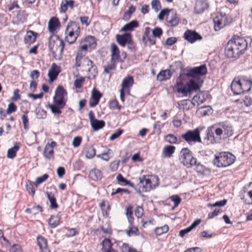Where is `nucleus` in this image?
I'll use <instances>...</instances> for the list:
<instances>
[{"label": "nucleus", "instance_id": "f257e3e1", "mask_svg": "<svg viewBox=\"0 0 252 252\" xmlns=\"http://www.w3.org/2000/svg\"><path fill=\"white\" fill-rule=\"evenodd\" d=\"M175 64L181 69V72L176 79V85L178 86L183 85V80L185 77H191L193 79H190L182 88H178L177 91L181 93L184 96H187L188 94H191L193 91H197L199 90L203 83V80L200 77L205 75L207 73V69L205 64H201L199 66L184 68L182 66L181 62H176Z\"/></svg>", "mask_w": 252, "mask_h": 252}, {"label": "nucleus", "instance_id": "f03ea898", "mask_svg": "<svg viewBox=\"0 0 252 252\" xmlns=\"http://www.w3.org/2000/svg\"><path fill=\"white\" fill-rule=\"evenodd\" d=\"M67 93L62 86H58L56 88L53 98V104H49L48 107L54 115H60L62 113V109L66 105Z\"/></svg>", "mask_w": 252, "mask_h": 252}, {"label": "nucleus", "instance_id": "7ed1b4c3", "mask_svg": "<svg viewBox=\"0 0 252 252\" xmlns=\"http://www.w3.org/2000/svg\"><path fill=\"white\" fill-rule=\"evenodd\" d=\"M53 38L52 36L48 38V48L52 53L53 57L58 60L62 59V55L64 48V43L63 40L58 35Z\"/></svg>", "mask_w": 252, "mask_h": 252}, {"label": "nucleus", "instance_id": "20e7f679", "mask_svg": "<svg viewBox=\"0 0 252 252\" xmlns=\"http://www.w3.org/2000/svg\"><path fill=\"white\" fill-rule=\"evenodd\" d=\"M235 156L229 152H219L215 155L213 163L218 168L226 167L235 161Z\"/></svg>", "mask_w": 252, "mask_h": 252}, {"label": "nucleus", "instance_id": "39448f33", "mask_svg": "<svg viewBox=\"0 0 252 252\" xmlns=\"http://www.w3.org/2000/svg\"><path fill=\"white\" fill-rule=\"evenodd\" d=\"M246 84H247L249 88L246 90H244L243 86L244 84L239 79L235 78L231 84V90L234 95H239L241 94L248 92L251 89L252 86V80H244Z\"/></svg>", "mask_w": 252, "mask_h": 252}, {"label": "nucleus", "instance_id": "423d86ee", "mask_svg": "<svg viewBox=\"0 0 252 252\" xmlns=\"http://www.w3.org/2000/svg\"><path fill=\"white\" fill-rule=\"evenodd\" d=\"M179 159L185 166L192 167L196 164V158L192 152L188 148H183L179 154Z\"/></svg>", "mask_w": 252, "mask_h": 252}, {"label": "nucleus", "instance_id": "0eeeda50", "mask_svg": "<svg viewBox=\"0 0 252 252\" xmlns=\"http://www.w3.org/2000/svg\"><path fill=\"white\" fill-rule=\"evenodd\" d=\"M181 137L189 145L197 142L201 143L200 130L198 127L193 130H187L181 135Z\"/></svg>", "mask_w": 252, "mask_h": 252}, {"label": "nucleus", "instance_id": "6e6552de", "mask_svg": "<svg viewBox=\"0 0 252 252\" xmlns=\"http://www.w3.org/2000/svg\"><path fill=\"white\" fill-rule=\"evenodd\" d=\"M229 40H232L233 45H235L240 56L244 54L248 47L247 42L244 37L234 35Z\"/></svg>", "mask_w": 252, "mask_h": 252}, {"label": "nucleus", "instance_id": "1a4fd4ad", "mask_svg": "<svg viewBox=\"0 0 252 252\" xmlns=\"http://www.w3.org/2000/svg\"><path fill=\"white\" fill-rule=\"evenodd\" d=\"M232 41L229 40L225 47V56L227 58L237 59L240 57V55L235 48V45H233Z\"/></svg>", "mask_w": 252, "mask_h": 252}, {"label": "nucleus", "instance_id": "9d476101", "mask_svg": "<svg viewBox=\"0 0 252 252\" xmlns=\"http://www.w3.org/2000/svg\"><path fill=\"white\" fill-rule=\"evenodd\" d=\"M89 117L91 126L94 131H97L102 128L105 126V122L103 120H99L95 118L94 114L92 110L89 113Z\"/></svg>", "mask_w": 252, "mask_h": 252}, {"label": "nucleus", "instance_id": "9b49d317", "mask_svg": "<svg viewBox=\"0 0 252 252\" xmlns=\"http://www.w3.org/2000/svg\"><path fill=\"white\" fill-rule=\"evenodd\" d=\"M184 38L190 43H193L197 40L202 39L201 35L195 31L188 30L184 34Z\"/></svg>", "mask_w": 252, "mask_h": 252}, {"label": "nucleus", "instance_id": "f8f14e48", "mask_svg": "<svg viewBox=\"0 0 252 252\" xmlns=\"http://www.w3.org/2000/svg\"><path fill=\"white\" fill-rule=\"evenodd\" d=\"M60 72V67L58 66L55 63H53L48 73L49 82L52 83L56 80Z\"/></svg>", "mask_w": 252, "mask_h": 252}, {"label": "nucleus", "instance_id": "ddd939ff", "mask_svg": "<svg viewBox=\"0 0 252 252\" xmlns=\"http://www.w3.org/2000/svg\"><path fill=\"white\" fill-rule=\"evenodd\" d=\"M132 38V35L129 32H126L123 34H117L116 39L118 43L123 47L126 46Z\"/></svg>", "mask_w": 252, "mask_h": 252}, {"label": "nucleus", "instance_id": "4468645a", "mask_svg": "<svg viewBox=\"0 0 252 252\" xmlns=\"http://www.w3.org/2000/svg\"><path fill=\"white\" fill-rule=\"evenodd\" d=\"M209 6V5L207 0H198L195 5L194 12L198 14H202L205 10L208 9Z\"/></svg>", "mask_w": 252, "mask_h": 252}, {"label": "nucleus", "instance_id": "2eb2a0df", "mask_svg": "<svg viewBox=\"0 0 252 252\" xmlns=\"http://www.w3.org/2000/svg\"><path fill=\"white\" fill-rule=\"evenodd\" d=\"M215 126L209 127L206 131V136L204 140L207 141V144H215L219 142L218 137L214 136V128Z\"/></svg>", "mask_w": 252, "mask_h": 252}, {"label": "nucleus", "instance_id": "dca6fc26", "mask_svg": "<svg viewBox=\"0 0 252 252\" xmlns=\"http://www.w3.org/2000/svg\"><path fill=\"white\" fill-rule=\"evenodd\" d=\"M226 19L225 14L222 16V13L217 15L213 19L214 29L215 31H219L225 25L224 21Z\"/></svg>", "mask_w": 252, "mask_h": 252}, {"label": "nucleus", "instance_id": "f3484780", "mask_svg": "<svg viewBox=\"0 0 252 252\" xmlns=\"http://www.w3.org/2000/svg\"><path fill=\"white\" fill-rule=\"evenodd\" d=\"M102 96L101 94L95 89H94L92 92L91 97L89 101V105L91 107L96 106Z\"/></svg>", "mask_w": 252, "mask_h": 252}, {"label": "nucleus", "instance_id": "a211bd4d", "mask_svg": "<svg viewBox=\"0 0 252 252\" xmlns=\"http://www.w3.org/2000/svg\"><path fill=\"white\" fill-rule=\"evenodd\" d=\"M218 125L223 130V133L226 137H230L233 134V129L231 125L227 122L220 123Z\"/></svg>", "mask_w": 252, "mask_h": 252}, {"label": "nucleus", "instance_id": "6ab92c4d", "mask_svg": "<svg viewBox=\"0 0 252 252\" xmlns=\"http://www.w3.org/2000/svg\"><path fill=\"white\" fill-rule=\"evenodd\" d=\"M85 43L89 47L90 51L95 48L96 45V39L94 36H86L83 40H82L81 44Z\"/></svg>", "mask_w": 252, "mask_h": 252}, {"label": "nucleus", "instance_id": "aec40b11", "mask_svg": "<svg viewBox=\"0 0 252 252\" xmlns=\"http://www.w3.org/2000/svg\"><path fill=\"white\" fill-rule=\"evenodd\" d=\"M37 34V33L32 31H28L24 38L25 43L31 44L33 43L36 40Z\"/></svg>", "mask_w": 252, "mask_h": 252}, {"label": "nucleus", "instance_id": "412c9836", "mask_svg": "<svg viewBox=\"0 0 252 252\" xmlns=\"http://www.w3.org/2000/svg\"><path fill=\"white\" fill-rule=\"evenodd\" d=\"M172 75V72L170 69H166L160 71L157 76V80L162 81L169 79Z\"/></svg>", "mask_w": 252, "mask_h": 252}, {"label": "nucleus", "instance_id": "4be33fe9", "mask_svg": "<svg viewBox=\"0 0 252 252\" xmlns=\"http://www.w3.org/2000/svg\"><path fill=\"white\" fill-rule=\"evenodd\" d=\"M138 27V22L136 20H132L128 23L125 25L121 29V31L125 32H131L133 31L134 28H137Z\"/></svg>", "mask_w": 252, "mask_h": 252}, {"label": "nucleus", "instance_id": "5701e85b", "mask_svg": "<svg viewBox=\"0 0 252 252\" xmlns=\"http://www.w3.org/2000/svg\"><path fill=\"white\" fill-rule=\"evenodd\" d=\"M61 215L59 213L57 215H52L48 220V224L52 228H56L60 223Z\"/></svg>", "mask_w": 252, "mask_h": 252}, {"label": "nucleus", "instance_id": "b1692460", "mask_svg": "<svg viewBox=\"0 0 252 252\" xmlns=\"http://www.w3.org/2000/svg\"><path fill=\"white\" fill-rule=\"evenodd\" d=\"M60 23L59 19L56 17H52L48 22V30L53 32L59 27Z\"/></svg>", "mask_w": 252, "mask_h": 252}, {"label": "nucleus", "instance_id": "393cba45", "mask_svg": "<svg viewBox=\"0 0 252 252\" xmlns=\"http://www.w3.org/2000/svg\"><path fill=\"white\" fill-rule=\"evenodd\" d=\"M83 153L85 155L87 158H92L95 155V150L93 146L91 145H86L84 147Z\"/></svg>", "mask_w": 252, "mask_h": 252}, {"label": "nucleus", "instance_id": "a878e982", "mask_svg": "<svg viewBox=\"0 0 252 252\" xmlns=\"http://www.w3.org/2000/svg\"><path fill=\"white\" fill-rule=\"evenodd\" d=\"M37 244L39 249L42 251L46 252L47 251L49 252L47 249V242L46 239L41 235H39L37 237Z\"/></svg>", "mask_w": 252, "mask_h": 252}, {"label": "nucleus", "instance_id": "bb28decb", "mask_svg": "<svg viewBox=\"0 0 252 252\" xmlns=\"http://www.w3.org/2000/svg\"><path fill=\"white\" fill-rule=\"evenodd\" d=\"M100 245L102 246V251H115V250L113 248V244L109 238H104Z\"/></svg>", "mask_w": 252, "mask_h": 252}, {"label": "nucleus", "instance_id": "cd10ccee", "mask_svg": "<svg viewBox=\"0 0 252 252\" xmlns=\"http://www.w3.org/2000/svg\"><path fill=\"white\" fill-rule=\"evenodd\" d=\"M86 64L89 66L88 71L92 73L93 77H95L97 75V70L96 66L94 63L93 61L90 60L89 58H85Z\"/></svg>", "mask_w": 252, "mask_h": 252}, {"label": "nucleus", "instance_id": "c85d7f7f", "mask_svg": "<svg viewBox=\"0 0 252 252\" xmlns=\"http://www.w3.org/2000/svg\"><path fill=\"white\" fill-rule=\"evenodd\" d=\"M21 144L20 142H16L14 144V146L8 149L7 154V157L9 158L12 159L16 156V153L20 148Z\"/></svg>", "mask_w": 252, "mask_h": 252}, {"label": "nucleus", "instance_id": "c756f323", "mask_svg": "<svg viewBox=\"0 0 252 252\" xmlns=\"http://www.w3.org/2000/svg\"><path fill=\"white\" fill-rule=\"evenodd\" d=\"M102 177V174L99 169H94L89 172V178L93 181L100 180Z\"/></svg>", "mask_w": 252, "mask_h": 252}, {"label": "nucleus", "instance_id": "7c9ffc66", "mask_svg": "<svg viewBox=\"0 0 252 252\" xmlns=\"http://www.w3.org/2000/svg\"><path fill=\"white\" fill-rule=\"evenodd\" d=\"M46 195L50 203V208L51 209L58 208L59 207V205L57 203V200L54 194L51 192L47 191Z\"/></svg>", "mask_w": 252, "mask_h": 252}, {"label": "nucleus", "instance_id": "2f4dec72", "mask_svg": "<svg viewBox=\"0 0 252 252\" xmlns=\"http://www.w3.org/2000/svg\"><path fill=\"white\" fill-rule=\"evenodd\" d=\"M134 83V79L132 76L128 75L125 77L121 84L122 89H127L132 87Z\"/></svg>", "mask_w": 252, "mask_h": 252}, {"label": "nucleus", "instance_id": "473e14b6", "mask_svg": "<svg viewBox=\"0 0 252 252\" xmlns=\"http://www.w3.org/2000/svg\"><path fill=\"white\" fill-rule=\"evenodd\" d=\"M197 113L201 116H207L212 114V107L209 105L201 106L198 109Z\"/></svg>", "mask_w": 252, "mask_h": 252}, {"label": "nucleus", "instance_id": "72a5a7b5", "mask_svg": "<svg viewBox=\"0 0 252 252\" xmlns=\"http://www.w3.org/2000/svg\"><path fill=\"white\" fill-rule=\"evenodd\" d=\"M111 60L118 61L120 58V51L118 46L115 44H111Z\"/></svg>", "mask_w": 252, "mask_h": 252}, {"label": "nucleus", "instance_id": "f704fd0d", "mask_svg": "<svg viewBox=\"0 0 252 252\" xmlns=\"http://www.w3.org/2000/svg\"><path fill=\"white\" fill-rule=\"evenodd\" d=\"M176 148L172 145L165 146L163 149V155L164 157L170 158L175 152Z\"/></svg>", "mask_w": 252, "mask_h": 252}, {"label": "nucleus", "instance_id": "c9c22d12", "mask_svg": "<svg viewBox=\"0 0 252 252\" xmlns=\"http://www.w3.org/2000/svg\"><path fill=\"white\" fill-rule=\"evenodd\" d=\"M166 20L172 27L177 26L180 22L179 18L177 16L176 13L173 14L170 17H167Z\"/></svg>", "mask_w": 252, "mask_h": 252}, {"label": "nucleus", "instance_id": "e433bc0d", "mask_svg": "<svg viewBox=\"0 0 252 252\" xmlns=\"http://www.w3.org/2000/svg\"><path fill=\"white\" fill-rule=\"evenodd\" d=\"M54 153L53 149H52L48 145H45L43 152V156L45 158L48 159L53 158Z\"/></svg>", "mask_w": 252, "mask_h": 252}, {"label": "nucleus", "instance_id": "4c0bfd02", "mask_svg": "<svg viewBox=\"0 0 252 252\" xmlns=\"http://www.w3.org/2000/svg\"><path fill=\"white\" fill-rule=\"evenodd\" d=\"M35 113L36 118L38 119H44L46 118V111L40 107H37L35 109Z\"/></svg>", "mask_w": 252, "mask_h": 252}, {"label": "nucleus", "instance_id": "58836bf2", "mask_svg": "<svg viewBox=\"0 0 252 252\" xmlns=\"http://www.w3.org/2000/svg\"><path fill=\"white\" fill-rule=\"evenodd\" d=\"M155 188V186H152V183L151 180L150 179H145V185L142 187V191L147 192L149 191L151 189H154Z\"/></svg>", "mask_w": 252, "mask_h": 252}, {"label": "nucleus", "instance_id": "ea45409f", "mask_svg": "<svg viewBox=\"0 0 252 252\" xmlns=\"http://www.w3.org/2000/svg\"><path fill=\"white\" fill-rule=\"evenodd\" d=\"M28 14L26 10H19L17 14V19L18 22L24 23L27 19Z\"/></svg>", "mask_w": 252, "mask_h": 252}, {"label": "nucleus", "instance_id": "a19ab883", "mask_svg": "<svg viewBox=\"0 0 252 252\" xmlns=\"http://www.w3.org/2000/svg\"><path fill=\"white\" fill-rule=\"evenodd\" d=\"M135 7L131 5L128 9L124 12L123 16V19L125 21H128L131 17V15L135 12Z\"/></svg>", "mask_w": 252, "mask_h": 252}, {"label": "nucleus", "instance_id": "79ce46f5", "mask_svg": "<svg viewBox=\"0 0 252 252\" xmlns=\"http://www.w3.org/2000/svg\"><path fill=\"white\" fill-rule=\"evenodd\" d=\"M164 140L170 144H174L177 143L178 139L173 134H168L164 136Z\"/></svg>", "mask_w": 252, "mask_h": 252}, {"label": "nucleus", "instance_id": "37998d69", "mask_svg": "<svg viewBox=\"0 0 252 252\" xmlns=\"http://www.w3.org/2000/svg\"><path fill=\"white\" fill-rule=\"evenodd\" d=\"M78 29V23L76 22H70L67 24L65 29V33L67 32L73 31V33L75 34V29Z\"/></svg>", "mask_w": 252, "mask_h": 252}, {"label": "nucleus", "instance_id": "c03bdc74", "mask_svg": "<svg viewBox=\"0 0 252 252\" xmlns=\"http://www.w3.org/2000/svg\"><path fill=\"white\" fill-rule=\"evenodd\" d=\"M169 230V227L167 225L165 224L163 226L157 227L155 230V233L156 235L160 236L163 233L167 232Z\"/></svg>", "mask_w": 252, "mask_h": 252}, {"label": "nucleus", "instance_id": "a18cd8bd", "mask_svg": "<svg viewBox=\"0 0 252 252\" xmlns=\"http://www.w3.org/2000/svg\"><path fill=\"white\" fill-rule=\"evenodd\" d=\"M132 215V206L131 205H128L126 208V216L127 218L128 222L130 223H131L134 220V218L133 217Z\"/></svg>", "mask_w": 252, "mask_h": 252}, {"label": "nucleus", "instance_id": "49530a36", "mask_svg": "<svg viewBox=\"0 0 252 252\" xmlns=\"http://www.w3.org/2000/svg\"><path fill=\"white\" fill-rule=\"evenodd\" d=\"M67 34L68 36L65 37V40L69 44L74 43L77 39V36L73 33V32L70 31Z\"/></svg>", "mask_w": 252, "mask_h": 252}, {"label": "nucleus", "instance_id": "de8ad7c7", "mask_svg": "<svg viewBox=\"0 0 252 252\" xmlns=\"http://www.w3.org/2000/svg\"><path fill=\"white\" fill-rule=\"evenodd\" d=\"M116 68V64L115 61H111V63L106 66L104 68V72L109 74L111 70H114Z\"/></svg>", "mask_w": 252, "mask_h": 252}, {"label": "nucleus", "instance_id": "09e8293b", "mask_svg": "<svg viewBox=\"0 0 252 252\" xmlns=\"http://www.w3.org/2000/svg\"><path fill=\"white\" fill-rule=\"evenodd\" d=\"M28 111H26L24 112V114L22 116V122L23 124L24 128L27 130L29 128V119L28 118L27 114Z\"/></svg>", "mask_w": 252, "mask_h": 252}, {"label": "nucleus", "instance_id": "8fccbe9b", "mask_svg": "<svg viewBox=\"0 0 252 252\" xmlns=\"http://www.w3.org/2000/svg\"><path fill=\"white\" fill-rule=\"evenodd\" d=\"M170 10L168 8H165L163 9H162L158 16V18L159 20H162L164 19L165 16L167 17H169V12Z\"/></svg>", "mask_w": 252, "mask_h": 252}, {"label": "nucleus", "instance_id": "3c124183", "mask_svg": "<svg viewBox=\"0 0 252 252\" xmlns=\"http://www.w3.org/2000/svg\"><path fill=\"white\" fill-rule=\"evenodd\" d=\"M122 252H138L136 249L129 247L128 244L127 243H124L122 246Z\"/></svg>", "mask_w": 252, "mask_h": 252}, {"label": "nucleus", "instance_id": "603ef678", "mask_svg": "<svg viewBox=\"0 0 252 252\" xmlns=\"http://www.w3.org/2000/svg\"><path fill=\"white\" fill-rule=\"evenodd\" d=\"M162 33V30L158 27L155 28L152 30V35L154 37L160 38Z\"/></svg>", "mask_w": 252, "mask_h": 252}, {"label": "nucleus", "instance_id": "864d4df0", "mask_svg": "<svg viewBox=\"0 0 252 252\" xmlns=\"http://www.w3.org/2000/svg\"><path fill=\"white\" fill-rule=\"evenodd\" d=\"M152 8L156 12L161 8V4L159 0H153L151 2Z\"/></svg>", "mask_w": 252, "mask_h": 252}, {"label": "nucleus", "instance_id": "5fc2aeb1", "mask_svg": "<svg viewBox=\"0 0 252 252\" xmlns=\"http://www.w3.org/2000/svg\"><path fill=\"white\" fill-rule=\"evenodd\" d=\"M48 178L49 175L47 174H45L42 176L38 177L36 178L34 185L37 187L38 185L45 181Z\"/></svg>", "mask_w": 252, "mask_h": 252}, {"label": "nucleus", "instance_id": "6e6d98bb", "mask_svg": "<svg viewBox=\"0 0 252 252\" xmlns=\"http://www.w3.org/2000/svg\"><path fill=\"white\" fill-rule=\"evenodd\" d=\"M194 166H195V170L197 172L203 174L206 170V167L205 166L201 164L200 162H198L196 161V164Z\"/></svg>", "mask_w": 252, "mask_h": 252}, {"label": "nucleus", "instance_id": "4d7b16f0", "mask_svg": "<svg viewBox=\"0 0 252 252\" xmlns=\"http://www.w3.org/2000/svg\"><path fill=\"white\" fill-rule=\"evenodd\" d=\"M124 130L121 128L118 129L116 131H115L110 136V140L111 141H113L119 137L121 134L123 133Z\"/></svg>", "mask_w": 252, "mask_h": 252}, {"label": "nucleus", "instance_id": "13d9d810", "mask_svg": "<svg viewBox=\"0 0 252 252\" xmlns=\"http://www.w3.org/2000/svg\"><path fill=\"white\" fill-rule=\"evenodd\" d=\"M127 235L130 237L131 235L137 236L139 235V230L136 227H131L128 230H126Z\"/></svg>", "mask_w": 252, "mask_h": 252}, {"label": "nucleus", "instance_id": "bf43d9fd", "mask_svg": "<svg viewBox=\"0 0 252 252\" xmlns=\"http://www.w3.org/2000/svg\"><path fill=\"white\" fill-rule=\"evenodd\" d=\"M17 107L16 104L13 102H11L8 106V108L6 109V113L8 114H10L11 113L15 112L17 110Z\"/></svg>", "mask_w": 252, "mask_h": 252}, {"label": "nucleus", "instance_id": "052dcab7", "mask_svg": "<svg viewBox=\"0 0 252 252\" xmlns=\"http://www.w3.org/2000/svg\"><path fill=\"white\" fill-rule=\"evenodd\" d=\"M85 54H86L85 52L81 51V50L78 49L77 52V54L76 56V58H77V59H79L80 60H82V61L84 63H86V60L85 59L88 58L87 57L85 56Z\"/></svg>", "mask_w": 252, "mask_h": 252}, {"label": "nucleus", "instance_id": "680f3d73", "mask_svg": "<svg viewBox=\"0 0 252 252\" xmlns=\"http://www.w3.org/2000/svg\"><path fill=\"white\" fill-rule=\"evenodd\" d=\"M85 79L83 77H81L78 79H76L74 82V86L76 88H80L82 87V84L84 82Z\"/></svg>", "mask_w": 252, "mask_h": 252}, {"label": "nucleus", "instance_id": "e2e57ef3", "mask_svg": "<svg viewBox=\"0 0 252 252\" xmlns=\"http://www.w3.org/2000/svg\"><path fill=\"white\" fill-rule=\"evenodd\" d=\"M170 198L174 202L175 207H177L180 204L182 200L180 197L178 195H173L171 196Z\"/></svg>", "mask_w": 252, "mask_h": 252}, {"label": "nucleus", "instance_id": "0e129e2a", "mask_svg": "<svg viewBox=\"0 0 252 252\" xmlns=\"http://www.w3.org/2000/svg\"><path fill=\"white\" fill-rule=\"evenodd\" d=\"M127 48L131 52H135L136 50V45L132 40V38L130 39V41L127 43Z\"/></svg>", "mask_w": 252, "mask_h": 252}, {"label": "nucleus", "instance_id": "69168bd1", "mask_svg": "<svg viewBox=\"0 0 252 252\" xmlns=\"http://www.w3.org/2000/svg\"><path fill=\"white\" fill-rule=\"evenodd\" d=\"M33 182L29 181V184H27L26 188L29 192L33 195L35 193V189L33 187Z\"/></svg>", "mask_w": 252, "mask_h": 252}, {"label": "nucleus", "instance_id": "338daca9", "mask_svg": "<svg viewBox=\"0 0 252 252\" xmlns=\"http://www.w3.org/2000/svg\"><path fill=\"white\" fill-rule=\"evenodd\" d=\"M109 107L111 109H115L116 108L120 110L121 106L118 105V102L117 100H113L110 102Z\"/></svg>", "mask_w": 252, "mask_h": 252}, {"label": "nucleus", "instance_id": "774afa93", "mask_svg": "<svg viewBox=\"0 0 252 252\" xmlns=\"http://www.w3.org/2000/svg\"><path fill=\"white\" fill-rule=\"evenodd\" d=\"M10 252H23L22 248L19 244L13 245L10 249Z\"/></svg>", "mask_w": 252, "mask_h": 252}]
</instances>
